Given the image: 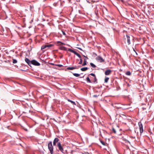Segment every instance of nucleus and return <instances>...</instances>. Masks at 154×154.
Segmentation results:
<instances>
[{
  "label": "nucleus",
  "mask_w": 154,
  "mask_h": 154,
  "mask_svg": "<svg viewBox=\"0 0 154 154\" xmlns=\"http://www.w3.org/2000/svg\"><path fill=\"white\" fill-rule=\"evenodd\" d=\"M46 46L45 45H42L41 47V49L43 50L46 48Z\"/></svg>",
  "instance_id": "obj_25"
},
{
  "label": "nucleus",
  "mask_w": 154,
  "mask_h": 154,
  "mask_svg": "<svg viewBox=\"0 0 154 154\" xmlns=\"http://www.w3.org/2000/svg\"><path fill=\"white\" fill-rule=\"evenodd\" d=\"M118 104H116V103H114V104H113V106L114 107H116V108H117V109H119L120 108V107H117V105H118Z\"/></svg>",
  "instance_id": "obj_16"
},
{
  "label": "nucleus",
  "mask_w": 154,
  "mask_h": 154,
  "mask_svg": "<svg viewBox=\"0 0 154 154\" xmlns=\"http://www.w3.org/2000/svg\"><path fill=\"white\" fill-rule=\"evenodd\" d=\"M86 65V60L85 59L84 60V62L82 65V66H84Z\"/></svg>",
  "instance_id": "obj_20"
},
{
  "label": "nucleus",
  "mask_w": 154,
  "mask_h": 154,
  "mask_svg": "<svg viewBox=\"0 0 154 154\" xmlns=\"http://www.w3.org/2000/svg\"><path fill=\"white\" fill-rule=\"evenodd\" d=\"M126 74L128 75H131V73L130 71H127L126 73Z\"/></svg>",
  "instance_id": "obj_22"
},
{
  "label": "nucleus",
  "mask_w": 154,
  "mask_h": 154,
  "mask_svg": "<svg viewBox=\"0 0 154 154\" xmlns=\"http://www.w3.org/2000/svg\"><path fill=\"white\" fill-rule=\"evenodd\" d=\"M57 146L58 147L59 149V150L61 152H62L64 153H66L67 154L68 153L66 151H64V150L63 148L61 146V143L60 142H58L57 144Z\"/></svg>",
  "instance_id": "obj_3"
},
{
  "label": "nucleus",
  "mask_w": 154,
  "mask_h": 154,
  "mask_svg": "<svg viewBox=\"0 0 154 154\" xmlns=\"http://www.w3.org/2000/svg\"><path fill=\"white\" fill-rule=\"evenodd\" d=\"M77 48L79 49V50H82V49L80 48Z\"/></svg>",
  "instance_id": "obj_36"
},
{
  "label": "nucleus",
  "mask_w": 154,
  "mask_h": 154,
  "mask_svg": "<svg viewBox=\"0 0 154 154\" xmlns=\"http://www.w3.org/2000/svg\"><path fill=\"white\" fill-rule=\"evenodd\" d=\"M134 39L133 37L131 35L129 34H126V35L124 36L123 40L125 43L126 42L128 45H130L131 44V41H132Z\"/></svg>",
  "instance_id": "obj_1"
},
{
  "label": "nucleus",
  "mask_w": 154,
  "mask_h": 154,
  "mask_svg": "<svg viewBox=\"0 0 154 154\" xmlns=\"http://www.w3.org/2000/svg\"><path fill=\"white\" fill-rule=\"evenodd\" d=\"M112 71L111 70L107 69L105 71V74L106 75H109L111 74Z\"/></svg>",
  "instance_id": "obj_10"
},
{
  "label": "nucleus",
  "mask_w": 154,
  "mask_h": 154,
  "mask_svg": "<svg viewBox=\"0 0 154 154\" xmlns=\"http://www.w3.org/2000/svg\"><path fill=\"white\" fill-rule=\"evenodd\" d=\"M109 79V78L108 77H106L104 79L105 82L106 83L107 82Z\"/></svg>",
  "instance_id": "obj_19"
},
{
  "label": "nucleus",
  "mask_w": 154,
  "mask_h": 154,
  "mask_svg": "<svg viewBox=\"0 0 154 154\" xmlns=\"http://www.w3.org/2000/svg\"><path fill=\"white\" fill-rule=\"evenodd\" d=\"M48 149L50 151L51 154L53 153V147L52 145V142H49L48 143Z\"/></svg>",
  "instance_id": "obj_2"
},
{
  "label": "nucleus",
  "mask_w": 154,
  "mask_h": 154,
  "mask_svg": "<svg viewBox=\"0 0 154 154\" xmlns=\"http://www.w3.org/2000/svg\"><path fill=\"white\" fill-rule=\"evenodd\" d=\"M55 66H58L59 67H61L63 66V65H60V64H55Z\"/></svg>",
  "instance_id": "obj_29"
},
{
  "label": "nucleus",
  "mask_w": 154,
  "mask_h": 154,
  "mask_svg": "<svg viewBox=\"0 0 154 154\" xmlns=\"http://www.w3.org/2000/svg\"><path fill=\"white\" fill-rule=\"evenodd\" d=\"M37 66H39L40 65V63L35 60H33L31 61V65Z\"/></svg>",
  "instance_id": "obj_6"
},
{
  "label": "nucleus",
  "mask_w": 154,
  "mask_h": 154,
  "mask_svg": "<svg viewBox=\"0 0 154 154\" xmlns=\"http://www.w3.org/2000/svg\"><path fill=\"white\" fill-rule=\"evenodd\" d=\"M90 64L91 66H92L93 68H94L96 67V65H95L94 64L92 63H90Z\"/></svg>",
  "instance_id": "obj_17"
},
{
  "label": "nucleus",
  "mask_w": 154,
  "mask_h": 154,
  "mask_svg": "<svg viewBox=\"0 0 154 154\" xmlns=\"http://www.w3.org/2000/svg\"><path fill=\"white\" fill-rule=\"evenodd\" d=\"M67 100L68 101H69V102H70L73 105H76L75 102H74V101H72L71 100H70L69 99H68Z\"/></svg>",
  "instance_id": "obj_15"
},
{
  "label": "nucleus",
  "mask_w": 154,
  "mask_h": 154,
  "mask_svg": "<svg viewBox=\"0 0 154 154\" xmlns=\"http://www.w3.org/2000/svg\"><path fill=\"white\" fill-rule=\"evenodd\" d=\"M57 43L58 45H65V44L64 43H63L60 42H59V41L57 42Z\"/></svg>",
  "instance_id": "obj_14"
},
{
  "label": "nucleus",
  "mask_w": 154,
  "mask_h": 154,
  "mask_svg": "<svg viewBox=\"0 0 154 154\" xmlns=\"http://www.w3.org/2000/svg\"><path fill=\"white\" fill-rule=\"evenodd\" d=\"M73 150H72V151H71V152H70V153H71V154H72V152H73Z\"/></svg>",
  "instance_id": "obj_37"
},
{
  "label": "nucleus",
  "mask_w": 154,
  "mask_h": 154,
  "mask_svg": "<svg viewBox=\"0 0 154 154\" xmlns=\"http://www.w3.org/2000/svg\"><path fill=\"white\" fill-rule=\"evenodd\" d=\"M96 60L101 63H104L105 62V59H103L101 56H98L96 58Z\"/></svg>",
  "instance_id": "obj_4"
},
{
  "label": "nucleus",
  "mask_w": 154,
  "mask_h": 154,
  "mask_svg": "<svg viewBox=\"0 0 154 154\" xmlns=\"http://www.w3.org/2000/svg\"><path fill=\"white\" fill-rule=\"evenodd\" d=\"M88 69V68L87 67H83L81 69V70L82 71H85L87 70Z\"/></svg>",
  "instance_id": "obj_12"
},
{
  "label": "nucleus",
  "mask_w": 154,
  "mask_h": 154,
  "mask_svg": "<svg viewBox=\"0 0 154 154\" xmlns=\"http://www.w3.org/2000/svg\"><path fill=\"white\" fill-rule=\"evenodd\" d=\"M80 61L79 62V64H82V58L81 57V58H80Z\"/></svg>",
  "instance_id": "obj_23"
},
{
  "label": "nucleus",
  "mask_w": 154,
  "mask_h": 154,
  "mask_svg": "<svg viewBox=\"0 0 154 154\" xmlns=\"http://www.w3.org/2000/svg\"><path fill=\"white\" fill-rule=\"evenodd\" d=\"M112 131L115 134H116V130L114 128H112Z\"/></svg>",
  "instance_id": "obj_28"
},
{
  "label": "nucleus",
  "mask_w": 154,
  "mask_h": 154,
  "mask_svg": "<svg viewBox=\"0 0 154 154\" xmlns=\"http://www.w3.org/2000/svg\"><path fill=\"white\" fill-rule=\"evenodd\" d=\"M125 143H130V142H129V141L128 140H125Z\"/></svg>",
  "instance_id": "obj_32"
},
{
  "label": "nucleus",
  "mask_w": 154,
  "mask_h": 154,
  "mask_svg": "<svg viewBox=\"0 0 154 154\" xmlns=\"http://www.w3.org/2000/svg\"><path fill=\"white\" fill-rule=\"evenodd\" d=\"M62 33H63V35H66V34H65V33L63 32V31H62Z\"/></svg>",
  "instance_id": "obj_34"
},
{
  "label": "nucleus",
  "mask_w": 154,
  "mask_h": 154,
  "mask_svg": "<svg viewBox=\"0 0 154 154\" xmlns=\"http://www.w3.org/2000/svg\"><path fill=\"white\" fill-rule=\"evenodd\" d=\"M138 125L139 127L140 132L141 134L143 132V125L141 122H138Z\"/></svg>",
  "instance_id": "obj_7"
},
{
  "label": "nucleus",
  "mask_w": 154,
  "mask_h": 154,
  "mask_svg": "<svg viewBox=\"0 0 154 154\" xmlns=\"http://www.w3.org/2000/svg\"><path fill=\"white\" fill-rule=\"evenodd\" d=\"M121 115H122V116H125V115H124V114H121Z\"/></svg>",
  "instance_id": "obj_39"
},
{
  "label": "nucleus",
  "mask_w": 154,
  "mask_h": 154,
  "mask_svg": "<svg viewBox=\"0 0 154 154\" xmlns=\"http://www.w3.org/2000/svg\"><path fill=\"white\" fill-rule=\"evenodd\" d=\"M99 96V95H93V97H97Z\"/></svg>",
  "instance_id": "obj_33"
},
{
  "label": "nucleus",
  "mask_w": 154,
  "mask_h": 154,
  "mask_svg": "<svg viewBox=\"0 0 154 154\" xmlns=\"http://www.w3.org/2000/svg\"><path fill=\"white\" fill-rule=\"evenodd\" d=\"M83 56H84V57H85V58H88V57H87V56H84V55H83Z\"/></svg>",
  "instance_id": "obj_38"
},
{
  "label": "nucleus",
  "mask_w": 154,
  "mask_h": 154,
  "mask_svg": "<svg viewBox=\"0 0 154 154\" xmlns=\"http://www.w3.org/2000/svg\"><path fill=\"white\" fill-rule=\"evenodd\" d=\"M50 64L52 65H55L54 63H50Z\"/></svg>",
  "instance_id": "obj_35"
},
{
  "label": "nucleus",
  "mask_w": 154,
  "mask_h": 154,
  "mask_svg": "<svg viewBox=\"0 0 154 154\" xmlns=\"http://www.w3.org/2000/svg\"><path fill=\"white\" fill-rule=\"evenodd\" d=\"M93 82H96L97 83V79H96V77H94V80Z\"/></svg>",
  "instance_id": "obj_26"
},
{
  "label": "nucleus",
  "mask_w": 154,
  "mask_h": 154,
  "mask_svg": "<svg viewBox=\"0 0 154 154\" xmlns=\"http://www.w3.org/2000/svg\"><path fill=\"white\" fill-rule=\"evenodd\" d=\"M119 117H121V115H120V114H119Z\"/></svg>",
  "instance_id": "obj_40"
},
{
  "label": "nucleus",
  "mask_w": 154,
  "mask_h": 154,
  "mask_svg": "<svg viewBox=\"0 0 154 154\" xmlns=\"http://www.w3.org/2000/svg\"><path fill=\"white\" fill-rule=\"evenodd\" d=\"M59 49L61 50H63L64 51L66 50V48L63 46L60 47L59 48Z\"/></svg>",
  "instance_id": "obj_13"
},
{
  "label": "nucleus",
  "mask_w": 154,
  "mask_h": 154,
  "mask_svg": "<svg viewBox=\"0 0 154 154\" xmlns=\"http://www.w3.org/2000/svg\"><path fill=\"white\" fill-rule=\"evenodd\" d=\"M90 75H91L94 77H96L95 74H94V73H91L90 74Z\"/></svg>",
  "instance_id": "obj_30"
},
{
  "label": "nucleus",
  "mask_w": 154,
  "mask_h": 154,
  "mask_svg": "<svg viewBox=\"0 0 154 154\" xmlns=\"http://www.w3.org/2000/svg\"><path fill=\"white\" fill-rule=\"evenodd\" d=\"M101 143L103 145H105V143L103 141H101Z\"/></svg>",
  "instance_id": "obj_31"
},
{
  "label": "nucleus",
  "mask_w": 154,
  "mask_h": 154,
  "mask_svg": "<svg viewBox=\"0 0 154 154\" xmlns=\"http://www.w3.org/2000/svg\"><path fill=\"white\" fill-rule=\"evenodd\" d=\"M13 63H16L17 62V60L15 59H13Z\"/></svg>",
  "instance_id": "obj_27"
},
{
  "label": "nucleus",
  "mask_w": 154,
  "mask_h": 154,
  "mask_svg": "<svg viewBox=\"0 0 154 154\" xmlns=\"http://www.w3.org/2000/svg\"><path fill=\"white\" fill-rule=\"evenodd\" d=\"M25 62L28 64V65L30 66H31V61H30L29 59L27 58H26L25 59Z\"/></svg>",
  "instance_id": "obj_9"
},
{
  "label": "nucleus",
  "mask_w": 154,
  "mask_h": 154,
  "mask_svg": "<svg viewBox=\"0 0 154 154\" xmlns=\"http://www.w3.org/2000/svg\"><path fill=\"white\" fill-rule=\"evenodd\" d=\"M68 51L73 53L75 55L77 56L78 57H79V58H81V55L75 51H74L71 49L69 48L68 49Z\"/></svg>",
  "instance_id": "obj_5"
},
{
  "label": "nucleus",
  "mask_w": 154,
  "mask_h": 154,
  "mask_svg": "<svg viewBox=\"0 0 154 154\" xmlns=\"http://www.w3.org/2000/svg\"><path fill=\"white\" fill-rule=\"evenodd\" d=\"M45 46H46V48H49V47H51L52 46V45H48V44H46L45 45Z\"/></svg>",
  "instance_id": "obj_21"
},
{
  "label": "nucleus",
  "mask_w": 154,
  "mask_h": 154,
  "mask_svg": "<svg viewBox=\"0 0 154 154\" xmlns=\"http://www.w3.org/2000/svg\"><path fill=\"white\" fill-rule=\"evenodd\" d=\"M120 1L122 2H123V0H120Z\"/></svg>",
  "instance_id": "obj_41"
},
{
  "label": "nucleus",
  "mask_w": 154,
  "mask_h": 154,
  "mask_svg": "<svg viewBox=\"0 0 154 154\" xmlns=\"http://www.w3.org/2000/svg\"><path fill=\"white\" fill-rule=\"evenodd\" d=\"M59 140V139L58 138H56L54 139L53 141V145L54 146L56 145V144Z\"/></svg>",
  "instance_id": "obj_11"
},
{
  "label": "nucleus",
  "mask_w": 154,
  "mask_h": 154,
  "mask_svg": "<svg viewBox=\"0 0 154 154\" xmlns=\"http://www.w3.org/2000/svg\"><path fill=\"white\" fill-rule=\"evenodd\" d=\"M80 66H75L74 67H68L67 68V69L68 70H72L74 69H78L79 67H80Z\"/></svg>",
  "instance_id": "obj_8"
},
{
  "label": "nucleus",
  "mask_w": 154,
  "mask_h": 154,
  "mask_svg": "<svg viewBox=\"0 0 154 154\" xmlns=\"http://www.w3.org/2000/svg\"><path fill=\"white\" fill-rule=\"evenodd\" d=\"M86 80L88 81V82H89V83L91 82V80H90L89 77H87Z\"/></svg>",
  "instance_id": "obj_24"
},
{
  "label": "nucleus",
  "mask_w": 154,
  "mask_h": 154,
  "mask_svg": "<svg viewBox=\"0 0 154 154\" xmlns=\"http://www.w3.org/2000/svg\"><path fill=\"white\" fill-rule=\"evenodd\" d=\"M73 75L75 77H78L79 76L80 74L78 73H73Z\"/></svg>",
  "instance_id": "obj_18"
}]
</instances>
